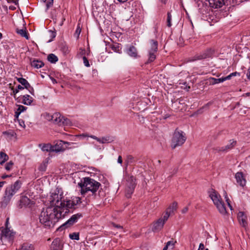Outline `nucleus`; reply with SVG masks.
Wrapping results in <instances>:
<instances>
[{"label":"nucleus","instance_id":"obj_1","mask_svg":"<svg viewBox=\"0 0 250 250\" xmlns=\"http://www.w3.org/2000/svg\"><path fill=\"white\" fill-rule=\"evenodd\" d=\"M65 213L56 210L53 207L43 208L39 215L40 223L46 228L54 227L59 219L64 217Z\"/></svg>","mask_w":250,"mask_h":250},{"label":"nucleus","instance_id":"obj_2","mask_svg":"<svg viewBox=\"0 0 250 250\" xmlns=\"http://www.w3.org/2000/svg\"><path fill=\"white\" fill-rule=\"evenodd\" d=\"M78 186L81 188V194L84 195L88 191L91 192L92 195L95 194L101 185L92 178L84 177L78 183Z\"/></svg>","mask_w":250,"mask_h":250},{"label":"nucleus","instance_id":"obj_3","mask_svg":"<svg viewBox=\"0 0 250 250\" xmlns=\"http://www.w3.org/2000/svg\"><path fill=\"white\" fill-rule=\"evenodd\" d=\"M63 197L62 192L57 188L51 192L48 201L50 203V207H53L56 210L61 211L62 212L65 213L66 214L67 210L63 207L64 202V201L62 200Z\"/></svg>","mask_w":250,"mask_h":250},{"label":"nucleus","instance_id":"obj_4","mask_svg":"<svg viewBox=\"0 0 250 250\" xmlns=\"http://www.w3.org/2000/svg\"><path fill=\"white\" fill-rule=\"evenodd\" d=\"M186 139L185 133L183 131L176 129L171 139V147L174 149L176 147L181 146L186 142Z\"/></svg>","mask_w":250,"mask_h":250},{"label":"nucleus","instance_id":"obj_5","mask_svg":"<svg viewBox=\"0 0 250 250\" xmlns=\"http://www.w3.org/2000/svg\"><path fill=\"white\" fill-rule=\"evenodd\" d=\"M209 196L220 213L222 214H225L227 212L226 207L219 194L213 190L209 194Z\"/></svg>","mask_w":250,"mask_h":250},{"label":"nucleus","instance_id":"obj_6","mask_svg":"<svg viewBox=\"0 0 250 250\" xmlns=\"http://www.w3.org/2000/svg\"><path fill=\"white\" fill-rule=\"evenodd\" d=\"M158 51V42L154 40L150 41V48L148 50V60L146 63L153 62L156 59V53Z\"/></svg>","mask_w":250,"mask_h":250},{"label":"nucleus","instance_id":"obj_7","mask_svg":"<svg viewBox=\"0 0 250 250\" xmlns=\"http://www.w3.org/2000/svg\"><path fill=\"white\" fill-rule=\"evenodd\" d=\"M81 203V199L79 197H75L72 200L64 201L63 206L66 209L67 212L66 214L69 212V209H75L77 208V206Z\"/></svg>","mask_w":250,"mask_h":250},{"label":"nucleus","instance_id":"obj_8","mask_svg":"<svg viewBox=\"0 0 250 250\" xmlns=\"http://www.w3.org/2000/svg\"><path fill=\"white\" fill-rule=\"evenodd\" d=\"M213 53V50L210 48L207 49V50L203 51L200 54L195 55L193 57L190 59L189 62H193L197 60H201L212 56Z\"/></svg>","mask_w":250,"mask_h":250},{"label":"nucleus","instance_id":"obj_9","mask_svg":"<svg viewBox=\"0 0 250 250\" xmlns=\"http://www.w3.org/2000/svg\"><path fill=\"white\" fill-rule=\"evenodd\" d=\"M15 233L8 228H5L0 231V238L3 240L12 241L14 237Z\"/></svg>","mask_w":250,"mask_h":250},{"label":"nucleus","instance_id":"obj_10","mask_svg":"<svg viewBox=\"0 0 250 250\" xmlns=\"http://www.w3.org/2000/svg\"><path fill=\"white\" fill-rule=\"evenodd\" d=\"M83 217L82 214L80 213L73 215L61 227L67 228L76 223L78 220Z\"/></svg>","mask_w":250,"mask_h":250},{"label":"nucleus","instance_id":"obj_11","mask_svg":"<svg viewBox=\"0 0 250 250\" xmlns=\"http://www.w3.org/2000/svg\"><path fill=\"white\" fill-rule=\"evenodd\" d=\"M195 1L198 7L199 12L201 14L205 15L208 13V10H209V8L207 3L204 2L202 0H196Z\"/></svg>","mask_w":250,"mask_h":250},{"label":"nucleus","instance_id":"obj_12","mask_svg":"<svg viewBox=\"0 0 250 250\" xmlns=\"http://www.w3.org/2000/svg\"><path fill=\"white\" fill-rule=\"evenodd\" d=\"M21 183L20 181L18 180L16 181L14 184L11 185L10 187L6 188L5 191L11 194L13 196L21 188Z\"/></svg>","mask_w":250,"mask_h":250},{"label":"nucleus","instance_id":"obj_13","mask_svg":"<svg viewBox=\"0 0 250 250\" xmlns=\"http://www.w3.org/2000/svg\"><path fill=\"white\" fill-rule=\"evenodd\" d=\"M128 181L130 183L128 185L127 188L126 189V196L127 198H129L131 194L133 193L135 187V179L133 176H131L128 178Z\"/></svg>","mask_w":250,"mask_h":250},{"label":"nucleus","instance_id":"obj_14","mask_svg":"<svg viewBox=\"0 0 250 250\" xmlns=\"http://www.w3.org/2000/svg\"><path fill=\"white\" fill-rule=\"evenodd\" d=\"M69 144L68 142L62 141H58L55 145L52 146V152H60L62 151L65 149V147H64V145L65 144Z\"/></svg>","mask_w":250,"mask_h":250},{"label":"nucleus","instance_id":"obj_15","mask_svg":"<svg viewBox=\"0 0 250 250\" xmlns=\"http://www.w3.org/2000/svg\"><path fill=\"white\" fill-rule=\"evenodd\" d=\"M34 204L33 201H31L27 197H22L20 201L19 207L20 208L23 207H31Z\"/></svg>","mask_w":250,"mask_h":250},{"label":"nucleus","instance_id":"obj_16","mask_svg":"<svg viewBox=\"0 0 250 250\" xmlns=\"http://www.w3.org/2000/svg\"><path fill=\"white\" fill-rule=\"evenodd\" d=\"M235 178L237 183L241 187H244L246 184V180L242 172H238L235 174Z\"/></svg>","mask_w":250,"mask_h":250},{"label":"nucleus","instance_id":"obj_17","mask_svg":"<svg viewBox=\"0 0 250 250\" xmlns=\"http://www.w3.org/2000/svg\"><path fill=\"white\" fill-rule=\"evenodd\" d=\"M13 196L5 190L4 195L1 201V206L5 208L10 203Z\"/></svg>","mask_w":250,"mask_h":250},{"label":"nucleus","instance_id":"obj_18","mask_svg":"<svg viewBox=\"0 0 250 250\" xmlns=\"http://www.w3.org/2000/svg\"><path fill=\"white\" fill-rule=\"evenodd\" d=\"M237 217L241 225L243 227L246 228L247 225V215L243 212L240 211L238 213Z\"/></svg>","mask_w":250,"mask_h":250},{"label":"nucleus","instance_id":"obj_19","mask_svg":"<svg viewBox=\"0 0 250 250\" xmlns=\"http://www.w3.org/2000/svg\"><path fill=\"white\" fill-rule=\"evenodd\" d=\"M208 3L210 7L214 8H220L225 4L224 0H209Z\"/></svg>","mask_w":250,"mask_h":250},{"label":"nucleus","instance_id":"obj_20","mask_svg":"<svg viewBox=\"0 0 250 250\" xmlns=\"http://www.w3.org/2000/svg\"><path fill=\"white\" fill-rule=\"evenodd\" d=\"M51 249L53 250H62V244L60 239H55L51 244Z\"/></svg>","mask_w":250,"mask_h":250},{"label":"nucleus","instance_id":"obj_21","mask_svg":"<svg viewBox=\"0 0 250 250\" xmlns=\"http://www.w3.org/2000/svg\"><path fill=\"white\" fill-rule=\"evenodd\" d=\"M164 221H162V218L157 220L153 224L152 230L153 231H158L160 230L164 226Z\"/></svg>","mask_w":250,"mask_h":250},{"label":"nucleus","instance_id":"obj_22","mask_svg":"<svg viewBox=\"0 0 250 250\" xmlns=\"http://www.w3.org/2000/svg\"><path fill=\"white\" fill-rule=\"evenodd\" d=\"M63 117L61 116L59 113H55L53 114L52 122L59 125L61 126Z\"/></svg>","mask_w":250,"mask_h":250},{"label":"nucleus","instance_id":"obj_23","mask_svg":"<svg viewBox=\"0 0 250 250\" xmlns=\"http://www.w3.org/2000/svg\"><path fill=\"white\" fill-rule=\"evenodd\" d=\"M126 52L131 57L136 58L138 56L137 49L134 46H130Z\"/></svg>","mask_w":250,"mask_h":250},{"label":"nucleus","instance_id":"obj_24","mask_svg":"<svg viewBox=\"0 0 250 250\" xmlns=\"http://www.w3.org/2000/svg\"><path fill=\"white\" fill-rule=\"evenodd\" d=\"M236 141H234L233 140H230V144L229 145H227L225 146L221 147V148H219L217 149L218 151H227L228 150L231 149L235 145H236Z\"/></svg>","mask_w":250,"mask_h":250},{"label":"nucleus","instance_id":"obj_25","mask_svg":"<svg viewBox=\"0 0 250 250\" xmlns=\"http://www.w3.org/2000/svg\"><path fill=\"white\" fill-rule=\"evenodd\" d=\"M114 141V138L110 136H106L100 138L99 142L101 144L109 143Z\"/></svg>","mask_w":250,"mask_h":250},{"label":"nucleus","instance_id":"obj_26","mask_svg":"<svg viewBox=\"0 0 250 250\" xmlns=\"http://www.w3.org/2000/svg\"><path fill=\"white\" fill-rule=\"evenodd\" d=\"M33 99L29 95H25L22 98V103L26 105H30Z\"/></svg>","mask_w":250,"mask_h":250},{"label":"nucleus","instance_id":"obj_27","mask_svg":"<svg viewBox=\"0 0 250 250\" xmlns=\"http://www.w3.org/2000/svg\"><path fill=\"white\" fill-rule=\"evenodd\" d=\"M9 159L8 156L3 152H0V165L2 166Z\"/></svg>","mask_w":250,"mask_h":250},{"label":"nucleus","instance_id":"obj_28","mask_svg":"<svg viewBox=\"0 0 250 250\" xmlns=\"http://www.w3.org/2000/svg\"><path fill=\"white\" fill-rule=\"evenodd\" d=\"M39 146L43 151H52V146L49 144H40Z\"/></svg>","mask_w":250,"mask_h":250},{"label":"nucleus","instance_id":"obj_29","mask_svg":"<svg viewBox=\"0 0 250 250\" xmlns=\"http://www.w3.org/2000/svg\"><path fill=\"white\" fill-rule=\"evenodd\" d=\"M31 66L36 68H40L42 67L44 63L42 62L41 61L39 60H33L31 62Z\"/></svg>","mask_w":250,"mask_h":250},{"label":"nucleus","instance_id":"obj_30","mask_svg":"<svg viewBox=\"0 0 250 250\" xmlns=\"http://www.w3.org/2000/svg\"><path fill=\"white\" fill-rule=\"evenodd\" d=\"M18 81L21 83V85L24 86V87L27 89L28 87H29L30 85V83L27 82V81L23 78H19L17 79Z\"/></svg>","mask_w":250,"mask_h":250},{"label":"nucleus","instance_id":"obj_31","mask_svg":"<svg viewBox=\"0 0 250 250\" xmlns=\"http://www.w3.org/2000/svg\"><path fill=\"white\" fill-rule=\"evenodd\" d=\"M33 246L29 243H24L19 250H33Z\"/></svg>","mask_w":250,"mask_h":250},{"label":"nucleus","instance_id":"obj_32","mask_svg":"<svg viewBox=\"0 0 250 250\" xmlns=\"http://www.w3.org/2000/svg\"><path fill=\"white\" fill-rule=\"evenodd\" d=\"M47 60L51 63H56L58 61V57L54 54H50L47 56Z\"/></svg>","mask_w":250,"mask_h":250},{"label":"nucleus","instance_id":"obj_33","mask_svg":"<svg viewBox=\"0 0 250 250\" xmlns=\"http://www.w3.org/2000/svg\"><path fill=\"white\" fill-rule=\"evenodd\" d=\"M27 107L20 105L19 106V107L17 110V111L15 112V116L18 117L19 115L22 112L25 111Z\"/></svg>","mask_w":250,"mask_h":250},{"label":"nucleus","instance_id":"obj_34","mask_svg":"<svg viewBox=\"0 0 250 250\" xmlns=\"http://www.w3.org/2000/svg\"><path fill=\"white\" fill-rule=\"evenodd\" d=\"M62 121V125L71 126L72 125V123L71 121L67 118H65L63 117V120Z\"/></svg>","mask_w":250,"mask_h":250},{"label":"nucleus","instance_id":"obj_35","mask_svg":"<svg viewBox=\"0 0 250 250\" xmlns=\"http://www.w3.org/2000/svg\"><path fill=\"white\" fill-rule=\"evenodd\" d=\"M17 32L18 34L21 35L22 37H25L26 39H28V37L26 31L23 29H17Z\"/></svg>","mask_w":250,"mask_h":250},{"label":"nucleus","instance_id":"obj_36","mask_svg":"<svg viewBox=\"0 0 250 250\" xmlns=\"http://www.w3.org/2000/svg\"><path fill=\"white\" fill-rule=\"evenodd\" d=\"M13 166L14 163L12 161H10L5 165L4 167L6 170L10 171L13 168Z\"/></svg>","mask_w":250,"mask_h":250},{"label":"nucleus","instance_id":"obj_37","mask_svg":"<svg viewBox=\"0 0 250 250\" xmlns=\"http://www.w3.org/2000/svg\"><path fill=\"white\" fill-rule=\"evenodd\" d=\"M42 116L46 120L48 121H53V114L51 115L47 112L43 113Z\"/></svg>","mask_w":250,"mask_h":250},{"label":"nucleus","instance_id":"obj_38","mask_svg":"<svg viewBox=\"0 0 250 250\" xmlns=\"http://www.w3.org/2000/svg\"><path fill=\"white\" fill-rule=\"evenodd\" d=\"M171 19L172 16L170 12H168L167 14V25L168 27H170L171 26Z\"/></svg>","mask_w":250,"mask_h":250},{"label":"nucleus","instance_id":"obj_39","mask_svg":"<svg viewBox=\"0 0 250 250\" xmlns=\"http://www.w3.org/2000/svg\"><path fill=\"white\" fill-rule=\"evenodd\" d=\"M170 214H171V211L170 210L168 211V209H167L165 214L163 216V218H161L162 219V221H164V224L168 219Z\"/></svg>","mask_w":250,"mask_h":250},{"label":"nucleus","instance_id":"obj_40","mask_svg":"<svg viewBox=\"0 0 250 250\" xmlns=\"http://www.w3.org/2000/svg\"><path fill=\"white\" fill-rule=\"evenodd\" d=\"M170 214H171V211L170 210L168 211V209H167L165 214L163 216V218H161L162 219V221H164V224L168 219Z\"/></svg>","mask_w":250,"mask_h":250},{"label":"nucleus","instance_id":"obj_41","mask_svg":"<svg viewBox=\"0 0 250 250\" xmlns=\"http://www.w3.org/2000/svg\"><path fill=\"white\" fill-rule=\"evenodd\" d=\"M177 203L174 202L169 206V207L167 209H168V211L170 210L171 213L172 212H173L175 210H176L177 208Z\"/></svg>","mask_w":250,"mask_h":250},{"label":"nucleus","instance_id":"obj_42","mask_svg":"<svg viewBox=\"0 0 250 250\" xmlns=\"http://www.w3.org/2000/svg\"><path fill=\"white\" fill-rule=\"evenodd\" d=\"M211 80H212V83L213 84H216V83H223V82H224V80L223 79V77L221 78H218V79H216V78H212Z\"/></svg>","mask_w":250,"mask_h":250},{"label":"nucleus","instance_id":"obj_43","mask_svg":"<svg viewBox=\"0 0 250 250\" xmlns=\"http://www.w3.org/2000/svg\"><path fill=\"white\" fill-rule=\"evenodd\" d=\"M69 237L72 240H78L79 239V234L78 233L73 232L69 234Z\"/></svg>","mask_w":250,"mask_h":250},{"label":"nucleus","instance_id":"obj_44","mask_svg":"<svg viewBox=\"0 0 250 250\" xmlns=\"http://www.w3.org/2000/svg\"><path fill=\"white\" fill-rule=\"evenodd\" d=\"M111 49L116 52H117L118 53H121V48L119 45H113L111 46Z\"/></svg>","mask_w":250,"mask_h":250},{"label":"nucleus","instance_id":"obj_45","mask_svg":"<svg viewBox=\"0 0 250 250\" xmlns=\"http://www.w3.org/2000/svg\"><path fill=\"white\" fill-rule=\"evenodd\" d=\"M83 62L84 65L86 67H89L90 64L89 63L88 60L87 59V58H86L85 56L83 57Z\"/></svg>","mask_w":250,"mask_h":250},{"label":"nucleus","instance_id":"obj_46","mask_svg":"<svg viewBox=\"0 0 250 250\" xmlns=\"http://www.w3.org/2000/svg\"><path fill=\"white\" fill-rule=\"evenodd\" d=\"M54 0H48L46 6V10H48L50 7H51L53 4Z\"/></svg>","mask_w":250,"mask_h":250},{"label":"nucleus","instance_id":"obj_47","mask_svg":"<svg viewBox=\"0 0 250 250\" xmlns=\"http://www.w3.org/2000/svg\"><path fill=\"white\" fill-rule=\"evenodd\" d=\"M81 29L78 26L75 31V36L78 38L81 33Z\"/></svg>","mask_w":250,"mask_h":250},{"label":"nucleus","instance_id":"obj_48","mask_svg":"<svg viewBox=\"0 0 250 250\" xmlns=\"http://www.w3.org/2000/svg\"><path fill=\"white\" fill-rule=\"evenodd\" d=\"M79 55H80L81 56H82V57L83 56H85V50L82 48H80L79 50Z\"/></svg>","mask_w":250,"mask_h":250},{"label":"nucleus","instance_id":"obj_49","mask_svg":"<svg viewBox=\"0 0 250 250\" xmlns=\"http://www.w3.org/2000/svg\"><path fill=\"white\" fill-rule=\"evenodd\" d=\"M175 242L173 241H169L167 243V245L173 249Z\"/></svg>","mask_w":250,"mask_h":250},{"label":"nucleus","instance_id":"obj_50","mask_svg":"<svg viewBox=\"0 0 250 250\" xmlns=\"http://www.w3.org/2000/svg\"><path fill=\"white\" fill-rule=\"evenodd\" d=\"M27 89L29 91V92L32 94V95H34V89L30 85L29 86V87H28L27 88Z\"/></svg>","mask_w":250,"mask_h":250},{"label":"nucleus","instance_id":"obj_51","mask_svg":"<svg viewBox=\"0 0 250 250\" xmlns=\"http://www.w3.org/2000/svg\"><path fill=\"white\" fill-rule=\"evenodd\" d=\"M112 226L116 228H118V229H123V227L122 226H120L119 225H117L114 223H113L112 224Z\"/></svg>","mask_w":250,"mask_h":250},{"label":"nucleus","instance_id":"obj_52","mask_svg":"<svg viewBox=\"0 0 250 250\" xmlns=\"http://www.w3.org/2000/svg\"><path fill=\"white\" fill-rule=\"evenodd\" d=\"M205 247L203 243H200L198 250H204Z\"/></svg>","mask_w":250,"mask_h":250},{"label":"nucleus","instance_id":"obj_53","mask_svg":"<svg viewBox=\"0 0 250 250\" xmlns=\"http://www.w3.org/2000/svg\"><path fill=\"white\" fill-rule=\"evenodd\" d=\"M88 137L94 139V140H96V141H97L98 142L99 141V139L100 138H98L97 137H96V136H94V135H90V136H89Z\"/></svg>","mask_w":250,"mask_h":250},{"label":"nucleus","instance_id":"obj_54","mask_svg":"<svg viewBox=\"0 0 250 250\" xmlns=\"http://www.w3.org/2000/svg\"><path fill=\"white\" fill-rule=\"evenodd\" d=\"M183 84L184 85H185L186 86L184 87V89L187 90V91H188V90L190 89V86H188L187 85V83H183Z\"/></svg>","mask_w":250,"mask_h":250},{"label":"nucleus","instance_id":"obj_55","mask_svg":"<svg viewBox=\"0 0 250 250\" xmlns=\"http://www.w3.org/2000/svg\"><path fill=\"white\" fill-rule=\"evenodd\" d=\"M231 77H231V75L229 74V75H228L225 77H223V79L224 80V81H225L226 80L230 79Z\"/></svg>","mask_w":250,"mask_h":250},{"label":"nucleus","instance_id":"obj_56","mask_svg":"<svg viewBox=\"0 0 250 250\" xmlns=\"http://www.w3.org/2000/svg\"><path fill=\"white\" fill-rule=\"evenodd\" d=\"M247 78L250 80V68L248 69V73L247 74Z\"/></svg>","mask_w":250,"mask_h":250},{"label":"nucleus","instance_id":"obj_57","mask_svg":"<svg viewBox=\"0 0 250 250\" xmlns=\"http://www.w3.org/2000/svg\"><path fill=\"white\" fill-rule=\"evenodd\" d=\"M225 198L226 199V201L228 203L229 206L230 207V209H232V207L230 206V203L229 202V198L227 197V195L225 196Z\"/></svg>","mask_w":250,"mask_h":250},{"label":"nucleus","instance_id":"obj_58","mask_svg":"<svg viewBox=\"0 0 250 250\" xmlns=\"http://www.w3.org/2000/svg\"><path fill=\"white\" fill-rule=\"evenodd\" d=\"M118 162L120 164L122 163V158L121 156H119L118 158Z\"/></svg>","mask_w":250,"mask_h":250},{"label":"nucleus","instance_id":"obj_59","mask_svg":"<svg viewBox=\"0 0 250 250\" xmlns=\"http://www.w3.org/2000/svg\"><path fill=\"white\" fill-rule=\"evenodd\" d=\"M188 210V207H185V208H184L182 210V213H185L186 212H187V211Z\"/></svg>","mask_w":250,"mask_h":250},{"label":"nucleus","instance_id":"obj_60","mask_svg":"<svg viewBox=\"0 0 250 250\" xmlns=\"http://www.w3.org/2000/svg\"><path fill=\"white\" fill-rule=\"evenodd\" d=\"M24 88V87H23V86H21V85L19 84V85H18L17 86V89H19V90L23 89Z\"/></svg>","mask_w":250,"mask_h":250},{"label":"nucleus","instance_id":"obj_61","mask_svg":"<svg viewBox=\"0 0 250 250\" xmlns=\"http://www.w3.org/2000/svg\"><path fill=\"white\" fill-rule=\"evenodd\" d=\"M19 92V89H13V92L14 94V95H15L16 94H17Z\"/></svg>","mask_w":250,"mask_h":250},{"label":"nucleus","instance_id":"obj_62","mask_svg":"<svg viewBox=\"0 0 250 250\" xmlns=\"http://www.w3.org/2000/svg\"><path fill=\"white\" fill-rule=\"evenodd\" d=\"M11 175H3L1 176V178L4 179L6 178L7 177H11Z\"/></svg>","mask_w":250,"mask_h":250},{"label":"nucleus","instance_id":"obj_63","mask_svg":"<svg viewBox=\"0 0 250 250\" xmlns=\"http://www.w3.org/2000/svg\"><path fill=\"white\" fill-rule=\"evenodd\" d=\"M51 81L53 83H57V81L53 78H51Z\"/></svg>","mask_w":250,"mask_h":250},{"label":"nucleus","instance_id":"obj_64","mask_svg":"<svg viewBox=\"0 0 250 250\" xmlns=\"http://www.w3.org/2000/svg\"><path fill=\"white\" fill-rule=\"evenodd\" d=\"M230 74L231 75V77H232V76H236L237 74H239V73L236 72H233V73H231Z\"/></svg>","mask_w":250,"mask_h":250}]
</instances>
